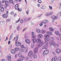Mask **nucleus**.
Wrapping results in <instances>:
<instances>
[{"mask_svg": "<svg viewBox=\"0 0 61 61\" xmlns=\"http://www.w3.org/2000/svg\"><path fill=\"white\" fill-rule=\"evenodd\" d=\"M56 52L57 54H58L59 53H61V49L57 48L56 50Z\"/></svg>", "mask_w": 61, "mask_h": 61, "instance_id": "obj_6", "label": "nucleus"}, {"mask_svg": "<svg viewBox=\"0 0 61 61\" xmlns=\"http://www.w3.org/2000/svg\"><path fill=\"white\" fill-rule=\"evenodd\" d=\"M38 2L39 3H42V1L40 0H39L38 1Z\"/></svg>", "mask_w": 61, "mask_h": 61, "instance_id": "obj_50", "label": "nucleus"}, {"mask_svg": "<svg viewBox=\"0 0 61 61\" xmlns=\"http://www.w3.org/2000/svg\"><path fill=\"white\" fill-rule=\"evenodd\" d=\"M49 44L51 46H54V45L55 44V43L54 41H51L50 42Z\"/></svg>", "mask_w": 61, "mask_h": 61, "instance_id": "obj_7", "label": "nucleus"}, {"mask_svg": "<svg viewBox=\"0 0 61 61\" xmlns=\"http://www.w3.org/2000/svg\"><path fill=\"white\" fill-rule=\"evenodd\" d=\"M2 55V52L1 51H0V57H1Z\"/></svg>", "mask_w": 61, "mask_h": 61, "instance_id": "obj_36", "label": "nucleus"}, {"mask_svg": "<svg viewBox=\"0 0 61 61\" xmlns=\"http://www.w3.org/2000/svg\"><path fill=\"white\" fill-rule=\"evenodd\" d=\"M26 61H29L28 60V57H26Z\"/></svg>", "mask_w": 61, "mask_h": 61, "instance_id": "obj_41", "label": "nucleus"}, {"mask_svg": "<svg viewBox=\"0 0 61 61\" xmlns=\"http://www.w3.org/2000/svg\"><path fill=\"white\" fill-rule=\"evenodd\" d=\"M52 35V32L50 31L49 33V35Z\"/></svg>", "mask_w": 61, "mask_h": 61, "instance_id": "obj_49", "label": "nucleus"}, {"mask_svg": "<svg viewBox=\"0 0 61 61\" xmlns=\"http://www.w3.org/2000/svg\"><path fill=\"white\" fill-rule=\"evenodd\" d=\"M38 37L40 38H42L43 37V35L41 34H39L38 36Z\"/></svg>", "mask_w": 61, "mask_h": 61, "instance_id": "obj_19", "label": "nucleus"}, {"mask_svg": "<svg viewBox=\"0 0 61 61\" xmlns=\"http://www.w3.org/2000/svg\"><path fill=\"white\" fill-rule=\"evenodd\" d=\"M27 17H25L24 19V20L25 21H27Z\"/></svg>", "mask_w": 61, "mask_h": 61, "instance_id": "obj_45", "label": "nucleus"}, {"mask_svg": "<svg viewBox=\"0 0 61 61\" xmlns=\"http://www.w3.org/2000/svg\"><path fill=\"white\" fill-rule=\"evenodd\" d=\"M32 40L33 41V42L34 44L35 43H36V38H34L32 39Z\"/></svg>", "mask_w": 61, "mask_h": 61, "instance_id": "obj_20", "label": "nucleus"}, {"mask_svg": "<svg viewBox=\"0 0 61 61\" xmlns=\"http://www.w3.org/2000/svg\"><path fill=\"white\" fill-rule=\"evenodd\" d=\"M22 10V9H19V8H18V11H20Z\"/></svg>", "mask_w": 61, "mask_h": 61, "instance_id": "obj_55", "label": "nucleus"}, {"mask_svg": "<svg viewBox=\"0 0 61 61\" xmlns=\"http://www.w3.org/2000/svg\"><path fill=\"white\" fill-rule=\"evenodd\" d=\"M54 58H52V59H51V61H55V60L54 59H53Z\"/></svg>", "mask_w": 61, "mask_h": 61, "instance_id": "obj_56", "label": "nucleus"}, {"mask_svg": "<svg viewBox=\"0 0 61 61\" xmlns=\"http://www.w3.org/2000/svg\"><path fill=\"white\" fill-rule=\"evenodd\" d=\"M55 20L53 19L52 20V23H54V22H55Z\"/></svg>", "mask_w": 61, "mask_h": 61, "instance_id": "obj_63", "label": "nucleus"}, {"mask_svg": "<svg viewBox=\"0 0 61 61\" xmlns=\"http://www.w3.org/2000/svg\"><path fill=\"white\" fill-rule=\"evenodd\" d=\"M10 19H8L7 20H6V21L7 22H9V21H10Z\"/></svg>", "mask_w": 61, "mask_h": 61, "instance_id": "obj_54", "label": "nucleus"}, {"mask_svg": "<svg viewBox=\"0 0 61 61\" xmlns=\"http://www.w3.org/2000/svg\"><path fill=\"white\" fill-rule=\"evenodd\" d=\"M12 37H13V36L12 35H11L10 38V40H11L12 39Z\"/></svg>", "mask_w": 61, "mask_h": 61, "instance_id": "obj_48", "label": "nucleus"}, {"mask_svg": "<svg viewBox=\"0 0 61 61\" xmlns=\"http://www.w3.org/2000/svg\"><path fill=\"white\" fill-rule=\"evenodd\" d=\"M22 56V54H21L20 53H19L18 54V56L19 57H21Z\"/></svg>", "mask_w": 61, "mask_h": 61, "instance_id": "obj_31", "label": "nucleus"}, {"mask_svg": "<svg viewBox=\"0 0 61 61\" xmlns=\"http://www.w3.org/2000/svg\"><path fill=\"white\" fill-rule=\"evenodd\" d=\"M41 8L42 9H46V6H43L41 7Z\"/></svg>", "mask_w": 61, "mask_h": 61, "instance_id": "obj_26", "label": "nucleus"}, {"mask_svg": "<svg viewBox=\"0 0 61 61\" xmlns=\"http://www.w3.org/2000/svg\"><path fill=\"white\" fill-rule=\"evenodd\" d=\"M49 33H50V31H48L47 32V34L48 35H49Z\"/></svg>", "mask_w": 61, "mask_h": 61, "instance_id": "obj_62", "label": "nucleus"}, {"mask_svg": "<svg viewBox=\"0 0 61 61\" xmlns=\"http://www.w3.org/2000/svg\"><path fill=\"white\" fill-rule=\"evenodd\" d=\"M48 22V20H44L42 21V23H43V24H47Z\"/></svg>", "mask_w": 61, "mask_h": 61, "instance_id": "obj_10", "label": "nucleus"}, {"mask_svg": "<svg viewBox=\"0 0 61 61\" xmlns=\"http://www.w3.org/2000/svg\"><path fill=\"white\" fill-rule=\"evenodd\" d=\"M2 16L3 18H6L7 17V15L4 14Z\"/></svg>", "mask_w": 61, "mask_h": 61, "instance_id": "obj_16", "label": "nucleus"}, {"mask_svg": "<svg viewBox=\"0 0 61 61\" xmlns=\"http://www.w3.org/2000/svg\"><path fill=\"white\" fill-rule=\"evenodd\" d=\"M5 4L6 6H8L9 5V3L8 1H6L5 2Z\"/></svg>", "mask_w": 61, "mask_h": 61, "instance_id": "obj_27", "label": "nucleus"}, {"mask_svg": "<svg viewBox=\"0 0 61 61\" xmlns=\"http://www.w3.org/2000/svg\"><path fill=\"white\" fill-rule=\"evenodd\" d=\"M53 14V12H51L50 13V15H52Z\"/></svg>", "mask_w": 61, "mask_h": 61, "instance_id": "obj_52", "label": "nucleus"}, {"mask_svg": "<svg viewBox=\"0 0 61 61\" xmlns=\"http://www.w3.org/2000/svg\"><path fill=\"white\" fill-rule=\"evenodd\" d=\"M49 52V51L48 50H46L44 51L43 54V56H45V55H46L48 54Z\"/></svg>", "mask_w": 61, "mask_h": 61, "instance_id": "obj_5", "label": "nucleus"}, {"mask_svg": "<svg viewBox=\"0 0 61 61\" xmlns=\"http://www.w3.org/2000/svg\"><path fill=\"white\" fill-rule=\"evenodd\" d=\"M55 33L56 35L58 36L59 32L58 31H55Z\"/></svg>", "mask_w": 61, "mask_h": 61, "instance_id": "obj_22", "label": "nucleus"}, {"mask_svg": "<svg viewBox=\"0 0 61 61\" xmlns=\"http://www.w3.org/2000/svg\"><path fill=\"white\" fill-rule=\"evenodd\" d=\"M23 20H21L20 21V23H23Z\"/></svg>", "mask_w": 61, "mask_h": 61, "instance_id": "obj_57", "label": "nucleus"}, {"mask_svg": "<svg viewBox=\"0 0 61 61\" xmlns=\"http://www.w3.org/2000/svg\"><path fill=\"white\" fill-rule=\"evenodd\" d=\"M33 57L34 59H35L36 58V57H37V56L36 54H34L33 56Z\"/></svg>", "mask_w": 61, "mask_h": 61, "instance_id": "obj_23", "label": "nucleus"}, {"mask_svg": "<svg viewBox=\"0 0 61 61\" xmlns=\"http://www.w3.org/2000/svg\"><path fill=\"white\" fill-rule=\"evenodd\" d=\"M45 44L46 45L42 47V49H47V47H48L47 46L48 45V43H47V42H45Z\"/></svg>", "mask_w": 61, "mask_h": 61, "instance_id": "obj_2", "label": "nucleus"}, {"mask_svg": "<svg viewBox=\"0 0 61 61\" xmlns=\"http://www.w3.org/2000/svg\"><path fill=\"white\" fill-rule=\"evenodd\" d=\"M11 52L12 54H15L16 53L15 50L14 49H12L11 50Z\"/></svg>", "mask_w": 61, "mask_h": 61, "instance_id": "obj_8", "label": "nucleus"}, {"mask_svg": "<svg viewBox=\"0 0 61 61\" xmlns=\"http://www.w3.org/2000/svg\"><path fill=\"white\" fill-rule=\"evenodd\" d=\"M21 48H25V47H24V46L23 45H21Z\"/></svg>", "mask_w": 61, "mask_h": 61, "instance_id": "obj_59", "label": "nucleus"}, {"mask_svg": "<svg viewBox=\"0 0 61 61\" xmlns=\"http://www.w3.org/2000/svg\"><path fill=\"white\" fill-rule=\"evenodd\" d=\"M46 16H49L50 15V13L49 12H46Z\"/></svg>", "mask_w": 61, "mask_h": 61, "instance_id": "obj_29", "label": "nucleus"}, {"mask_svg": "<svg viewBox=\"0 0 61 61\" xmlns=\"http://www.w3.org/2000/svg\"><path fill=\"white\" fill-rule=\"evenodd\" d=\"M35 35V33H34V32H32V36H33V35Z\"/></svg>", "mask_w": 61, "mask_h": 61, "instance_id": "obj_61", "label": "nucleus"}, {"mask_svg": "<svg viewBox=\"0 0 61 61\" xmlns=\"http://www.w3.org/2000/svg\"><path fill=\"white\" fill-rule=\"evenodd\" d=\"M9 2L10 3H12L13 5L15 4V2H13V0H9Z\"/></svg>", "mask_w": 61, "mask_h": 61, "instance_id": "obj_21", "label": "nucleus"}, {"mask_svg": "<svg viewBox=\"0 0 61 61\" xmlns=\"http://www.w3.org/2000/svg\"><path fill=\"white\" fill-rule=\"evenodd\" d=\"M34 47V45L33 44H31V48H33Z\"/></svg>", "mask_w": 61, "mask_h": 61, "instance_id": "obj_47", "label": "nucleus"}, {"mask_svg": "<svg viewBox=\"0 0 61 61\" xmlns=\"http://www.w3.org/2000/svg\"><path fill=\"white\" fill-rule=\"evenodd\" d=\"M0 11L2 12H3L4 11V8L2 7L1 8Z\"/></svg>", "mask_w": 61, "mask_h": 61, "instance_id": "obj_25", "label": "nucleus"}, {"mask_svg": "<svg viewBox=\"0 0 61 61\" xmlns=\"http://www.w3.org/2000/svg\"><path fill=\"white\" fill-rule=\"evenodd\" d=\"M49 30L51 31H54V29L51 27H50L49 28Z\"/></svg>", "mask_w": 61, "mask_h": 61, "instance_id": "obj_32", "label": "nucleus"}, {"mask_svg": "<svg viewBox=\"0 0 61 61\" xmlns=\"http://www.w3.org/2000/svg\"><path fill=\"white\" fill-rule=\"evenodd\" d=\"M15 8L16 10H17L18 9V8H18V7H16V6H15Z\"/></svg>", "mask_w": 61, "mask_h": 61, "instance_id": "obj_51", "label": "nucleus"}, {"mask_svg": "<svg viewBox=\"0 0 61 61\" xmlns=\"http://www.w3.org/2000/svg\"><path fill=\"white\" fill-rule=\"evenodd\" d=\"M52 18L53 19H57L58 17L57 16H55V15H52Z\"/></svg>", "mask_w": 61, "mask_h": 61, "instance_id": "obj_15", "label": "nucleus"}, {"mask_svg": "<svg viewBox=\"0 0 61 61\" xmlns=\"http://www.w3.org/2000/svg\"><path fill=\"white\" fill-rule=\"evenodd\" d=\"M15 6H16V7H18V4H17L16 5H15Z\"/></svg>", "mask_w": 61, "mask_h": 61, "instance_id": "obj_64", "label": "nucleus"}, {"mask_svg": "<svg viewBox=\"0 0 61 61\" xmlns=\"http://www.w3.org/2000/svg\"><path fill=\"white\" fill-rule=\"evenodd\" d=\"M20 29V26H17V29L18 31H19Z\"/></svg>", "mask_w": 61, "mask_h": 61, "instance_id": "obj_39", "label": "nucleus"}, {"mask_svg": "<svg viewBox=\"0 0 61 61\" xmlns=\"http://www.w3.org/2000/svg\"><path fill=\"white\" fill-rule=\"evenodd\" d=\"M49 7L50 9V10H52V7L51 6H50L49 5Z\"/></svg>", "mask_w": 61, "mask_h": 61, "instance_id": "obj_43", "label": "nucleus"}, {"mask_svg": "<svg viewBox=\"0 0 61 61\" xmlns=\"http://www.w3.org/2000/svg\"><path fill=\"white\" fill-rule=\"evenodd\" d=\"M25 41L26 43L28 44H29L30 43V41L28 39H26L25 40Z\"/></svg>", "mask_w": 61, "mask_h": 61, "instance_id": "obj_14", "label": "nucleus"}, {"mask_svg": "<svg viewBox=\"0 0 61 61\" xmlns=\"http://www.w3.org/2000/svg\"><path fill=\"white\" fill-rule=\"evenodd\" d=\"M36 31L38 33V34H40L41 32V30L38 28H37L36 29Z\"/></svg>", "mask_w": 61, "mask_h": 61, "instance_id": "obj_9", "label": "nucleus"}, {"mask_svg": "<svg viewBox=\"0 0 61 61\" xmlns=\"http://www.w3.org/2000/svg\"><path fill=\"white\" fill-rule=\"evenodd\" d=\"M45 40L47 42L49 41V36L47 35H45Z\"/></svg>", "mask_w": 61, "mask_h": 61, "instance_id": "obj_3", "label": "nucleus"}, {"mask_svg": "<svg viewBox=\"0 0 61 61\" xmlns=\"http://www.w3.org/2000/svg\"><path fill=\"white\" fill-rule=\"evenodd\" d=\"M42 33L43 34L45 33L46 32V31L45 30H44L43 29H42L41 30Z\"/></svg>", "mask_w": 61, "mask_h": 61, "instance_id": "obj_28", "label": "nucleus"}, {"mask_svg": "<svg viewBox=\"0 0 61 61\" xmlns=\"http://www.w3.org/2000/svg\"><path fill=\"white\" fill-rule=\"evenodd\" d=\"M27 27H26L25 28H24L23 30V32H24V31H25V30H26L27 29Z\"/></svg>", "mask_w": 61, "mask_h": 61, "instance_id": "obj_42", "label": "nucleus"}, {"mask_svg": "<svg viewBox=\"0 0 61 61\" xmlns=\"http://www.w3.org/2000/svg\"><path fill=\"white\" fill-rule=\"evenodd\" d=\"M31 37H32V38H35V37H36V35H33L31 36Z\"/></svg>", "mask_w": 61, "mask_h": 61, "instance_id": "obj_40", "label": "nucleus"}, {"mask_svg": "<svg viewBox=\"0 0 61 61\" xmlns=\"http://www.w3.org/2000/svg\"><path fill=\"white\" fill-rule=\"evenodd\" d=\"M58 59L60 60V61H61V57H58Z\"/></svg>", "mask_w": 61, "mask_h": 61, "instance_id": "obj_53", "label": "nucleus"}, {"mask_svg": "<svg viewBox=\"0 0 61 61\" xmlns=\"http://www.w3.org/2000/svg\"><path fill=\"white\" fill-rule=\"evenodd\" d=\"M41 42H42L41 41V40L40 39H38L36 41V43H37L38 44H39V43H40Z\"/></svg>", "mask_w": 61, "mask_h": 61, "instance_id": "obj_13", "label": "nucleus"}, {"mask_svg": "<svg viewBox=\"0 0 61 61\" xmlns=\"http://www.w3.org/2000/svg\"><path fill=\"white\" fill-rule=\"evenodd\" d=\"M54 60H55V61H57L58 60L57 58V57H56V56L54 58Z\"/></svg>", "mask_w": 61, "mask_h": 61, "instance_id": "obj_37", "label": "nucleus"}, {"mask_svg": "<svg viewBox=\"0 0 61 61\" xmlns=\"http://www.w3.org/2000/svg\"><path fill=\"white\" fill-rule=\"evenodd\" d=\"M43 25V21H42V23H41L39 25H40V26H42Z\"/></svg>", "mask_w": 61, "mask_h": 61, "instance_id": "obj_38", "label": "nucleus"}, {"mask_svg": "<svg viewBox=\"0 0 61 61\" xmlns=\"http://www.w3.org/2000/svg\"><path fill=\"white\" fill-rule=\"evenodd\" d=\"M25 53H27L28 50L27 47H26V48H25Z\"/></svg>", "mask_w": 61, "mask_h": 61, "instance_id": "obj_24", "label": "nucleus"}, {"mask_svg": "<svg viewBox=\"0 0 61 61\" xmlns=\"http://www.w3.org/2000/svg\"><path fill=\"white\" fill-rule=\"evenodd\" d=\"M1 61H5V59H3L1 60Z\"/></svg>", "mask_w": 61, "mask_h": 61, "instance_id": "obj_60", "label": "nucleus"}, {"mask_svg": "<svg viewBox=\"0 0 61 61\" xmlns=\"http://www.w3.org/2000/svg\"><path fill=\"white\" fill-rule=\"evenodd\" d=\"M20 51L21 52H23L24 51V50L22 48H21L20 50Z\"/></svg>", "mask_w": 61, "mask_h": 61, "instance_id": "obj_33", "label": "nucleus"}, {"mask_svg": "<svg viewBox=\"0 0 61 61\" xmlns=\"http://www.w3.org/2000/svg\"><path fill=\"white\" fill-rule=\"evenodd\" d=\"M12 45H10V47H9V49H10L12 48Z\"/></svg>", "mask_w": 61, "mask_h": 61, "instance_id": "obj_46", "label": "nucleus"}, {"mask_svg": "<svg viewBox=\"0 0 61 61\" xmlns=\"http://www.w3.org/2000/svg\"><path fill=\"white\" fill-rule=\"evenodd\" d=\"M33 56V52L32 51H30L28 54V56L29 57L31 58Z\"/></svg>", "mask_w": 61, "mask_h": 61, "instance_id": "obj_4", "label": "nucleus"}, {"mask_svg": "<svg viewBox=\"0 0 61 61\" xmlns=\"http://www.w3.org/2000/svg\"><path fill=\"white\" fill-rule=\"evenodd\" d=\"M19 36H17L16 37L15 41V45L16 46H19L21 45V43L19 42H17V40H18V37Z\"/></svg>", "mask_w": 61, "mask_h": 61, "instance_id": "obj_1", "label": "nucleus"}, {"mask_svg": "<svg viewBox=\"0 0 61 61\" xmlns=\"http://www.w3.org/2000/svg\"><path fill=\"white\" fill-rule=\"evenodd\" d=\"M20 60H23L24 59H25V56H21V57L20 58Z\"/></svg>", "mask_w": 61, "mask_h": 61, "instance_id": "obj_17", "label": "nucleus"}, {"mask_svg": "<svg viewBox=\"0 0 61 61\" xmlns=\"http://www.w3.org/2000/svg\"><path fill=\"white\" fill-rule=\"evenodd\" d=\"M60 6H59V9L60 10H61V4H60Z\"/></svg>", "mask_w": 61, "mask_h": 61, "instance_id": "obj_58", "label": "nucleus"}, {"mask_svg": "<svg viewBox=\"0 0 61 61\" xmlns=\"http://www.w3.org/2000/svg\"><path fill=\"white\" fill-rule=\"evenodd\" d=\"M50 40L51 41H54V38L53 37H51L50 38Z\"/></svg>", "mask_w": 61, "mask_h": 61, "instance_id": "obj_35", "label": "nucleus"}, {"mask_svg": "<svg viewBox=\"0 0 61 61\" xmlns=\"http://www.w3.org/2000/svg\"><path fill=\"white\" fill-rule=\"evenodd\" d=\"M20 49V48L18 47H16L15 48V51H18Z\"/></svg>", "mask_w": 61, "mask_h": 61, "instance_id": "obj_30", "label": "nucleus"}, {"mask_svg": "<svg viewBox=\"0 0 61 61\" xmlns=\"http://www.w3.org/2000/svg\"><path fill=\"white\" fill-rule=\"evenodd\" d=\"M6 58L7 60H10V59H11V57L10 56H7L6 57Z\"/></svg>", "mask_w": 61, "mask_h": 61, "instance_id": "obj_18", "label": "nucleus"}, {"mask_svg": "<svg viewBox=\"0 0 61 61\" xmlns=\"http://www.w3.org/2000/svg\"><path fill=\"white\" fill-rule=\"evenodd\" d=\"M55 46L56 47H58V46H59V45L58 44H55Z\"/></svg>", "mask_w": 61, "mask_h": 61, "instance_id": "obj_34", "label": "nucleus"}, {"mask_svg": "<svg viewBox=\"0 0 61 61\" xmlns=\"http://www.w3.org/2000/svg\"><path fill=\"white\" fill-rule=\"evenodd\" d=\"M43 42L41 41L40 43H39V44L38 45V47H41L43 45Z\"/></svg>", "mask_w": 61, "mask_h": 61, "instance_id": "obj_11", "label": "nucleus"}, {"mask_svg": "<svg viewBox=\"0 0 61 61\" xmlns=\"http://www.w3.org/2000/svg\"><path fill=\"white\" fill-rule=\"evenodd\" d=\"M38 51V49L37 48H36L34 50V52L35 54H36Z\"/></svg>", "mask_w": 61, "mask_h": 61, "instance_id": "obj_12", "label": "nucleus"}, {"mask_svg": "<svg viewBox=\"0 0 61 61\" xmlns=\"http://www.w3.org/2000/svg\"><path fill=\"white\" fill-rule=\"evenodd\" d=\"M20 18H19V19L18 20H17V21L16 22V23H18V22H19V21H20Z\"/></svg>", "mask_w": 61, "mask_h": 61, "instance_id": "obj_44", "label": "nucleus"}]
</instances>
